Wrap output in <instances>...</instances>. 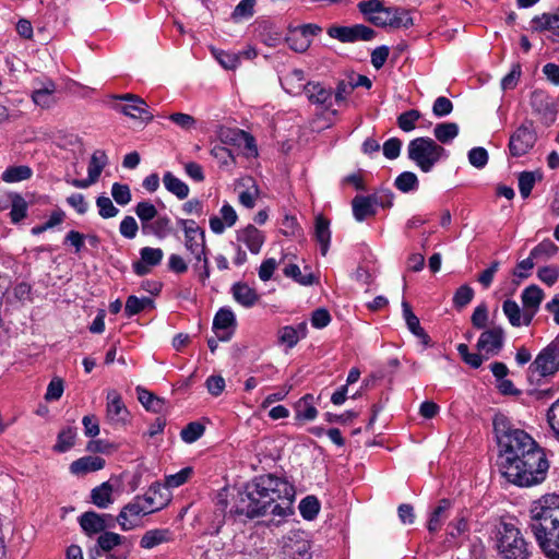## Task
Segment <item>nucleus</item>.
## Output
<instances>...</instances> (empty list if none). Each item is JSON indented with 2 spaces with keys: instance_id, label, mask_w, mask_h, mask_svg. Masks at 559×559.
Instances as JSON below:
<instances>
[{
  "instance_id": "bf43d9fd",
  "label": "nucleus",
  "mask_w": 559,
  "mask_h": 559,
  "mask_svg": "<svg viewBox=\"0 0 559 559\" xmlns=\"http://www.w3.org/2000/svg\"><path fill=\"white\" fill-rule=\"evenodd\" d=\"M193 471L191 467H185L176 474L169 475L165 479V484H163L167 490L170 488H177L183 485L192 475Z\"/></svg>"
},
{
  "instance_id": "49530a36",
  "label": "nucleus",
  "mask_w": 559,
  "mask_h": 559,
  "mask_svg": "<svg viewBox=\"0 0 559 559\" xmlns=\"http://www.w3.org/2000/svg\"><path fill=\"white\" fill-rule=\"evenodd\" d=\"M148 306H153V300L151 298H138L136 296L131 295L126 300L124 314L127 318H131L143 311Z\"/></svg>"
},
{
  "instance_id": "13d9d810",
  "label": "nucleus",
  "mask_w": 559,
  "mask_h": 559,
  "mask_svg": "<svg viewBox=\"0 0 559 559\" xmlns=\"http://www.w3.org/2000/svg\"><path fill=\"white\" fill-rule=\"evenodd\" d=\"M212 53L219 62V64L225 69L233 70L239 63V57L235 53L214 48L212 49Z\"/></svg>"
},
{
  "instance_id": "f8f14e48",
  "label": "nucleus",
  "mask_w": 559,
  "mask_h": 559,
  "mask_svg": "<svg viewBox=\"0 0 559 559\" xmlns=\"http://www.w3.org/2000/svg\"><path fill=\"white\" fill-rule=\"evenodd\" d=\"M544 299V292L537 285H530L521 295L523 304V323L528 325L537 312L540 302Z\"/></svg>"
},
{
  "instance_id": "5fc2aeb1",
  "label": "nucleus",
  "mask_w": 559,
  "mask_h": 559,
  "mask_svg": "<svg viewBox=\"0 0 559 559\" xmlns=\"http://www.w3.org/2000/svg\"><path fill=\"white\" fill-rule=\"evenodd\" d=\"M421 114L417 109H409L402 112L397 117V126L404 132H411L416 128V122L420 119Z\"/></svg>"
},
{
  "instance_id": "e433bc0d",
  "label": "nucleus",
  "mask_w": 559,
  "mask_h": 559,
  "mask_svg": "<svg viewBox=\"0 0 559 559\" xmlns=\"http://www.w3.org/2000/svg\"><path fill=\"white\" fill-rule=\"evenodd\" d=\"M11 201L10 218L13 224L20 223L27 215L28 204L25 199L19 193H11L9 195Z\"/></svg>"
},
{
  "instance_id": "4be33fe9",
  "label": "nucleus",
  "mask_w": 559,
  "mask_h": 559,
  "mask_svg": "<svg viewBox=\"0 0 559 559\" xmlns=\"http://www.w3.org/2000/svg\"><path fill=\"white\" fill-rule=\"evenodd\" d=\"M221 215L222 217L212 216L210 218V228L214 234L224 233L225 227L234 226L238 218L234 207L227 203L222 206Z\"/></svg>"
},
{
  "instance_id": "c756f323",
  "label": "nucleus",
  "mask_w": 559,
  "mask_h": 559,
  "mask_svg": "<svg viewBox=\"0 0 559 559\" xmlns=\"http://www.w3.org/2000/svg\"><path fill=\"white\" fill-rule=\"evenodd\" d=\"M171 540V533L166 528L150 530L144 533L140 540V546L144 549H152L163 543Z\"/></svg>"
},
{
  "instance_id": "69168bd1",
  "label": "nucleus",
  "mask_w": 559,
  "mask_h": 559,
  "mask_svg": "<svg viewBox=\"0 0 559 559\" xmlns=\"http://www.w3.org/2000/svg\"><path fill=\"white\" fill-rule=\"evenodd\" d=\"M536 182L535 174L532 171H522L519 175V189L521 195L526 199L530 197Z\"/></svg>"
},
{
  "instance_id": "dca6fc26",
  "label": "nucleus",
  "mask_w": 559,
  "mask_h": 559,
  "mask_svg": "<svg viewBox=\"0 0 559 559\" xmlns=\"http://www.w3.org/2000/svg\"><path fill=\"white\" fill-rule=\"evenodd\" d=\"M236 328V318L230 309L222 308L217 311L213 320V330L221 341L230 338Z\"/></svg>"
},
{
  "instance_id": "2eb2a0df",
  "label": "nucleus",
  "mask_w": 559,
  "mask_h": 559,
  "mask_svg": "<svg viewBox=\"0 0 559 559\" xmlns=\"http://www.w3.org/2000/svg\"><path fill=\"white\" fill-rule=\"evenodd\" d=\"M217 138L223 144L237 146L245 144L246 148L249 151H257L254 138L243 130L237 128L221 127L217 130Z\"/></svg>"
},
{
  "instance_id": "e2e57ef3",
  "label": "nucleus",
  "mask_w": 559,
  "mask_h": 559,
  "mask_svg": "<svg viewBox=\"0 0 559 559\" xmlns=\"http://www.w3.org/2000/svg\"><path fill=\"white\" fill-rule=\"evenodd\" d=\"M96 205L98 207V213L103 218H111L115 217L119 210L114 205L110 198L100 195L96 199Z\"/></svg>"
},
{
  "instance_id": "6e6d98bb",
  "label": "nucleus",
  "mask_w": 559,
  "mask_h": 559,
  "mask_svg": "<svg viewBox=\"0 0 559 559\" xmlns=\"http://www.w3.org/2000/svg\"><path fill=\"white\" fill-rule=\"evenodd\" d=\"M205 427L198 423H189L180 432L181 439L187 443H193L204 433Z\"/></svg>"
},
{
  "instance_id": "4468645a",
  "label": "nucleus",
  "mask_w": 559,
  "mask_h": 559,
  "mask_svg": "<svg viewBox=\"0 0 559 559\" xmlns=\"http://www.w3.org/2000/svg\"><path fill=\"white\" fill-rule=\"evenodd\" d=\"M140 497L145 502L146 509H148L152 513L162 510L171 500L170 491L159 483L152 484L147 491Z\"/></svg>"
},
{
  "instance_id": "37998d69",
  "label": "nucleus",
  "mask_w": 559,
  "mask_h": 559,
  "mask_svg": "<svg viewBox=\"0 0 559 559\" xmlns=\"http://www.w3.org/2000/svg\"><path fill=\"white\" fill-rule=\"evenodd\" d=\"M558 250L559 248L554 241L546 239L533 248L530 255L537 262L547 261L554 257Z\"/></svg>"
},
{
  "instance_id": "09e8293b",
  "label": "nucleus",
  "mask_w": 559,
  "mask_h": 559,
  "mask_svg": "<svg viewBox=\"0 0 559 559\" xmlns=\"http://www.w3.org/2000/svg\"><path fill=\"white\" fill-rule=\"evenodd\" d=\"M76 437L75 428L68 427L62 429L57 438V443L53 445V450L57 452H67L74 445Z\"/></svg>"
},
{
  "instance_id": "f3484780",
  "label": "nucleus",
  "mask_w": 559,
  "mask_h": 559,
  "mask_svg": "<svg viewBox=\"0 0 559 559\" xmlns=\"http://www.w3.org/2000/svg\"><path fill=\"white\" fill-rule=\"evenodd\" d=\"M402 309L407 328L416 337H418L419 344L425 347L433 346L430 336L420 326L418 317L413 312L411 305L406 300L402 301Z\"/></svg>"
},
{
  "instance_id": "cd10ccee",
  "label": "nucleus",
  "mask_w": 559,
  "mask_h": 559,
  "mask_svg": "<svg viewBox=\"0 0 559 559\" xmlns=\"http://www.w3.org/2000/svg\"><path fill=\"white\" fill-rule=\"evenodd\" d=\"M390 13H385V15L390 16L389 22H379L378 24H389L392 28H408L414 22L409 12L403 8L399 7H388Z\"/></svg>"
},
{
  "instance_id": "774afa93",
  "label": "nucleus",
  "mask_w": 559,
  "mask_h": 559,
  "mask_svg": "<svg viewBox=\"0 0 559 559\" xmlns=\"http://www.w3.org/2000/svg\"><path fill=\"white\" fill-rule=\"evenodd\" d=\"M547 421L554 432L555 438L559 440V399L548 408Z\"/></svg>"
},
{
  "instance_id": "9d476101",
  "label": "nucleus",
  "mask_w": 559,
  "mask_h": 559,
  "mask_svg": "<svg viewBox=\"0 0 559 559\" xmlns=\"http://www.w3.org/2000/svg\"><path fill=\"white\" fill-rule=\"evenodd\" d=\"M116 98L127 102L118 108L126 116L134 119H141L146 122L153 119V114L148 110V105L140 96L128 93L118 95Z\"/></svg>"
},
{
  "instance_id": "a878e982",
  "label": "nucleus",
  "mask_w": 559,
  "mask_h": 559,
  "mask_svg": "<svg viewBox=\"0 0 559 559\" xmlns=\"http://www.w3.org/2000/svg\"><path fill=\"white\" fill-rule=\"evenodd\" d=\"M503 336L501 328H491L480 334L476 349H499L503 345Z\"/></svg>"
},
{
  "instance_id": "20e7f679",
  "label": "nucleus",
  "mask_w": 559,
  "mask_h": 559,
  "mask_svg": "<svg viewBox=\"0 0 559 559\" xmlns=\"http://www.w3.org/2000/svg\"><path fill=\"white\" fill-rule=\"evenodd\" d=\"M497 550L501 559H528L530 544L512 523H501L496 534Z\"/></svg>"
},
{
  "instance_id": "7c9ffc66",
  "label": "nucleus",
  "mask_w": 559,
  "mask_h": 559,
  "mask_svg": "<svg viewBox=\"0 0 559 559\" xmlns=\"http://www.w3.org/2000/svg\"><path fill=\"white\" fill-rule=\"evenodd\" d=\"M532 23L536 31H549L559 35V11L537 15L532 20Z\"/></svg>"
},
{
  "instance_id": "3c124183",
  "label": "nucleus",
  "mask_w": 559,
  "mask_h": 559,
  "mask_svg": "<svg viewBox=\"0 0 559 559\" xmlns=\"http://www.w3.org/2000/svg\"><path fill=\"white\" fill-rule=\"evenodd\" d=\"M299 511L305 520H313L320 511V502L314 496H307L299 503Z\"/></svg>"
},
{
  "instance_id": "423d86ee",
  "label": "nucleus",
  "mask_w": 559,
  "mask_h": 559,
  "mask_svg": "<svg viewBox=\"0 0 559 559\" xmlns=\"http://www.w3.org/2000/svg\"><path fill=\"white\" fill-rule=\"evenodd\" d=\"M330 37L338 39L342 43H355L358 40L369 41L376 37V31L364 24L353 26H331L328 29Z\"/></svg>"
},
{
  "instance_id": "1a4fd4ad",
  "label": "nucleus",
  "mask_w": 559,
  "mask_h": 559,
  "mask_svg": "<svg viewBox=\"0 0 559 559\" xmlns=\"http://www.w3.org/2000/svg\"><path fill=\"white\" fill-rule=\"evenodd\" d=\"M116 522L112 515L98 514L94 511L84 512L79 519L82 530L88 536L103 534L106 528L114 527Z\"/></svg>"
},
{
  "instance_id": "338daca9",
  "label": "nucleus",
  "mask_w": 559,
  "mask_h": 559,
  "mask_svg": "<svg viewBox=\"0 0 559 559\" xmlns=\"http://www.w3.org/2000/svg\"><path fill=\"white\" fill-rule=\"evenodd\" d=\"M111 195L119 205H127L131 201V191L128 185L115 182L111 187Z\"/></svg>"
},
{
  "instance_id": "a211bd4d",
  "label": "nucleus",
  "mask_w": 559,
  "mask_h": 559,
  "mask_svg": "<svg viewBox=\"0 0 559 559\" xmlns=\"http://www.w3.org/2000/svg\"><path fill=\"white\" fill-rule=\"evenodd\" d=\"M265 237L254 225L249 224L237 230V241L243 242L251 253L258 254L264 243Z\"/></svg>"
},
{
  "instance_id": "6e6552de",
  "label": "nucleus",
  "mask_w": 559,
  "mask_h": 559,
  "mask_svg": "<svg viewBox=\"0 0 559 559\" xmlns=\"http://www.w3.org/2000/svg\"><path fill=\"white\" fill-rule=\"evenodd\" d=\"M537 140V135L532 127L522 124L511 135L509 150L512 156L520 157L530 152Z\"/></svg>"
},
{
  "instance_id": "5701e85b",
  "label": "nucleus",
  "mask_w": 559,
  "mask_h": 559,
  "mask_svg": "<svg viewBox=\"0 0 559 559\" xmlns=\"http://www.w3.org/2000/svg\"><path fill=\"white\" fill-rule=\"evenodd\" d=\"M305 92L313 104L322 105L326 109L332 105V91L320 83L308 82L305 85Z\"/></svg>"
},
{
  "instance_id": "2f4dec72",
  "label": "nucleus",
  "mask_w": 559,
  "mask_h": 559,
  "mask_svg": "<svg viewBox=\"0 0 559 559\" xmlns=\"http://www.w3.org/2000/svg\"><path fill=\"white\" fill-rule=\"evenodd\" d=\"M171 221L168 216L163 215L155 217L142 233L144 235H154L155 237L163 239L171 233Z\"/></svg>"
},
{
  "instance_id": "c9c22d12",
  "label": "nucleus",
  "mask_w": 559,
  "mask_h": 559,
  "mask_svg": "<svg viewBox=\"0 0 559 559\" xmlns=\"http://www.w3.org/2000/svg\"><path fill=\"white\" fill-rule=\"evenodd\" d=\"M108 164V157L105 151L96 150L90 159L87 174L91 175V181H97L100 177L103 169Z\"/></svg>"
},
{
  "instance_id": "de8ad7c7",
  "label": "nucleus",
  "mask_w": 559,
  "mask_h": 559,
  "mask_svg": "<svg viewBox=\"0 0 559 559\" xmlns=\"http://www.w3.org/2000/svg\"><path fill=\"white\" fill-rule=\"evenodd\" d=\"M451 502L448 499H442L439 502V506L435 509L431 514V518L428 522L429 532H437L445 519V512L450 509Z\"/></svg>"
},
{
  "instance_id": "a19ab883",
  "label": "nucleus",
  "mask_w": 559,
  "mask_h": 559,
  "mask_svg": "<svg viewBox=\"0 0 559 559\" xmlns=\"http://www.w3.org/2000/svg\"><path fill=\"white\" fill-rule=\"evenodd\" d=\"M126 540V537L114 533V532H104L97 538V549L96 555H100V550L108 552L112 550L115 547L121 545Z\"/></svg>"
},
{
  "instance_id": "c03bdc74",
  "label": "nucleus",
  "mask_w": 559,
  "mask_h": 559,
  "mask_svg": "<svg viewBox=\"0 0 559 559\" xmlns=\"http://www.w3.org/2000/svg\"><path fill=\"white\" fill-rule=\"evenodd\" d=\"M502 310L512 326H521L523 323V309L516 301L507 299L502 304Z\"/></svg>"
},
{
  "instance_id": "39448f33",
  "label": "nucleus",
  "mask_w": 559,
  "mask_h": 559,
  "mask_svg": "<svg viewBox=\"0 0 559 559\" xmlns=\"http://www.w3.org/2000/svg\"><path fill=\"white\" fill-rule=\"evenodd\" d=\"M407 156L423 173H429L447 156V151L436 140L419 136L408 143Z\"/></svg>"
},
{
  "instance_id": "603ef678",
  "label": "nucleus",
  "mask_w": 559,
  "mask_h": 559,
  "mask_svg": "<svg viewBox=\"0 0 559 559\" xmlns=\"http://www.w3.org/2000/svg\"><path fill=\"white\" fill-rule=\"evenodd\" d=\"M394 185L397 190L407 193L418 188V178L416 174L412 171H403L396 177Z\"/></svg>"
},
{
  "instance_id": "72a5a7b5",
  "label": "nucleus",
  "mask_w": 559,
  "mask_h": 559,
  "mask_svg": "<svg viewBox=\"0 0 559 559\" xmlns=\"http://www.w3.org/2000/svg\"><path fill=\"white\" fill-rule=\"evenodd\" d=\"M305 80V73L300 69H295L290 73L284 76L282 80V85L285 91L292 95L299 94L302 90L305 91V85L302 82Z\"/></svg>"
},
{
  "instance_id": "8fccbe9b",
  "label": "nucleus",
  "mask_w": 559,
  "mask_h": 559,
  "mask_svg": "<svg viewBox=\"0 0 559 559\" xmlns=\"http://www.w3.org/2000/svg\"><path fill=\"white\" fill-rule=\"evenodd\" d=\"M138 399L140 403L148 411L160 412L163 407V400L151 393L150 391L138 386L136 388Z\"/></svg>"
},
{
  "instance_id": "f03ea898",
  "label": "nucleus",
  "mask_w": 559,
  "mask_h": 559,
  "mask_svg": "<svg viewBox=\"0 0 559 559\" xmlns=\"http://www.w3.org/2000/svg\"><path fill=\"white\" fill-rule=\"evenodd\" d=\"M293 498L294 489L286 480L271 474L262 475L247 484L240 493L237 512L251 519L267 513L285 516Z\"/></svg>"
},
{
  "instance_id": "412c9836",
  "label": "nucleus",
  "mask_w": 559,
  "mask_h": 559,
  "mask_svg": "<svg viewBox=\"0 0 559 559\" xmlns=\"http://www.w3.org/2000/svg\"><path fill=\"white\" fill-rule=\"evenodd\" d=\"M185 247L194 255L197 262H201L206 250L204 230L197 226L191 234H185Z\"/></svg>"
},
{
  "instance_id": "ea45409f",
  "label": "nucleus",
  "mask_w": 559,
  "mask_h": 559,
  "mask_svg": "<svg viewBox=\"0 0 559 559\" xmlns=\"http://www.w3.org/2000/svg\"><path fill=\"white\" fill-rule=\"evenodd\" d=\"M33 170L26 165L11 166L8 167L1 175V179L4 182L12 183L23 180H27L32 177Z\"/></svg>"
},
{
  "instance_id": "f704fd0d",
  "label": "nucleus",
  "mask_w": 559,
  "mask_h": 559,
  "mask_svg": "<svg viewBox=\"0 0 559 559\" xmlns=\"http://www.w3.org/2000/svg\"><path fill=\"white\" fill-rule=\"evenodd\" d=\"M163 182L167 191L176 195L178 199L183 200L189 195L188 185L177 178L170 171H167L164 175Z\"/></svg>"
},
{
  "instance_id": "9b49d317",
  "label": "nucleus",
  "mask_w": 559,
  "mask_h": 559,
  "mask_svg": "<svg viewBox=\"0 0 559 559\" xmlns=\"http://www.w3.org/2000/svg\"><path fill=\"white\" fill-rule=\"evenodd\" d=\"M106 419L111 425H124L129 417V412L122 401L121 395L116 390L107 392Z\"/></svg>"
},
{
  "instance_id": "7ed1b4c3",
  "label": "nucleus",
  "mask_w": 559,
  "mask_h": 559,
  "mask_svg": "<svg viewBox=\"0 0 559 559\" xmlns=\"http://www.w3.org/2000/svg\"><path fill=\"white\" fill-rule=\"evenodd\" d=\"M530 528L544 555L559 559V496L546 495L532 503Z\"/></svg>"
},
{
  "instance_id": "58836bf2",
  "label": "nucleus",
  "mask_w": 559,
  "mask_h": 559,
  "mask_svg": "<svg viewBox=\"0 0 559 559\" xmlns=\"http://www.w3.org/2000/svg\"><path fill=\"white\" fill-rule=\"evenodd\" d=\"M459 134V126L455 122H441L436 124L433 135L440 143L447 144L454 140Z\"/></svg>"
},
{
  "instance_id": "4c0bfd02",
  "label": "nucleus",
  "mask_w": 559,
  "mask_h": 559,
  "mask_svg": "<svg viewBox=\"0 0 559 559\" xmlns=\"http://www.w3.org/2000/svg\"><path fill=\"white\" fill-rule=\"evenodd\" d=\"M111 495L112 486L105 481L92 490L91 499L98 508H107L112 502Z\"/></svg>"
},
{
  "instance_id": "c85d7f7f",
  "label": "nucleus",
  "mask_w": 559,
  "mask_h": 559,
  "mask_svg": "<svg viewBox=\"0 0 559 559\" xmlns=\"http://www.w3.org/2000/svg\"><path fill=\"white\" fill-rule=\"evenodd\" d=\"M231 292L236 301L247 308L252 307L259 300V295L255 289L251 288L246 283L234 284Z\"/></svg>"
},
{
  "instance_id": "393cba45",
  "label": "nucleus",
  "mask_w": 559,
  "mask_h": 559,
  "mask_svg": "<svg viewBox=\"0 0 559 559\" xmlns=\"http://www.w3.org/2000/svg\"><path fill=\"white\" fill-rule=\"evenodd\" d=\"M314 238L320 245L321 254L326 255L331 241L330 221L321 214L314 221Z\"/></svg>"
},
{
  "instance_id": "473e14b6",
  "label": "nucleus",
  "mask_w": 559,
  "mask_h": 559,
  "mask_svg": "<svg viewBox=\"0 0 559 559\" xmlns=\"http://www.w3.org/2000/svg\"><path fill=\"white\" fill-rule=\"evenodd\" d=\"M297 419L313 420L318 411L314 406V397L312 394L304 395L295 405Z\"/></svg>"
},
{
  "instance_id": "b1692460",
  "label": "nucleus",
  "mask_w": 559,
  "mask_h": 559,
  "mask_svg": "<svg viewBox=\"0 0 559 559\" xmlns=\"http://www.w3.org/2000/svg\"><path fill=\"white\" fill-rule=\"evenodd\" d=\"M105 466V460L100 456H83L73 461L70 465V471L75 475H84L91 472H96Z\"/></svg>"
},
{
  "instance_id": "052dcab7",
  "label": "nucleus",
  "mask_w": 559,
  "mask_h": 559,
  "mask_svg": "<svg viewBox=\"0 0 559 559\" xmlns=\"http://www.w3.org/2000/svg\"><path fill=\"white\" fill-rule=\"evenodd\" d=\"M140 260L152 267L158 265L162 262L164 252L159 248L144 247L140 250Z\"/></svg>"
},
{
  "instance_id": "680f3d73",
  "label": "nucleus",
  "mask_w": 559,
  "mask_h": 559,
  "mask_svg": "<svg viewBox=\"0 0 559 559\" xmlns=\"http://www.w3.org/2000/svg\"><path fill=\"white\" fill-rule=\"evenodd\" d=\"M286 40L289 47L296 52H305L311 44L310 39L305 38V36H302L296 29L290 32V35L286 38Z\"/></svg>"
},
{
  "instance_id": "aec40b11",
  "label": "nucleus",
  "mask_w": 559,
  "mask_h": 559,
  "mask_svg": "<svg viewBox=\"0 0 559 559\" xmlns=\"http://www.w3.org/2000/svg\"><path fill=\"white\" fill-rule=\"evenodd\" d=\"M57 85L48 81L32 92V100L43 109H49L57 104Z\"/></svg>"
},
{
  "instance_id": "ddd939ff",
  "label": "nucleus",
  "mask_w": 559,
  "mask_h": 559,
  "mask_svg": "<svg viewBox=\"0 0 559 559\" xmlns=\"http://www.w3.org/2000/svg\"><path fill=\"white\" fill-rule=\"evenodd\" d=\"M559 370V352H539L530 366L532 377H548Z\"/></svg>"
},
{
  "instance_id": "f257e3e1",
  "label": "nucleus",
  "mask_w": 559,
  "mask_h": 559,
  "mask_svg": "<svg viewBox=\"0 0 559 559\" xmlns=\"http://www.w3.org/2000/svg\"><path fill=\"white\" fill-rule=\"evenodd\" d=\"M502 476L520 487H532L546 479L549 463L544 450L524 430L514 428L507 416L493 417Z\"/></svg>"
},
{
  "instance_id": "bb28decb",
  "label": "nucleus",
  "mask_w": 559,
  "mask_h": 559,
  "mask_svg": "<svg viewBox=\"0 0 559 559\" xmlns=\"http://www.w3.org/2000/svg\"><path fill=\"white\" fill-rule=\"evenodd\" d=\"M371 195H356L352 200L353 215L356 221L362 222L369 216L376 215V209Z\"/></svg>"
},
{
  "instance_id": "864d4df0",
  "label": "nucleus",
  "mask_w": 559,
  "mask_h": 559,
  "mask_svg": "<svg viewBox=\"0 0 559 559\" xmlns=\"http://www.w3.org/2000/svg\"><path fill=\"white\" fill-rule=\"evenodd\" d=\"M283 273L287 277H292L295 282L300 285H312L316 277L312 273L304 275L297 264H288L283 269Z\"/></svg>"
},
{
  "instance_id": "0eeeda50",
  "label": "nucleus",
  "mask_w": 559,
  "mask_h": 559,
  "mask_svg": "<svg viewBox=\"0 0 559 559\" xmlns=\"http://www.w3.org/2000/svg\"><path fill=\"white\" fill-rule=\"evenodd\" d=\"M152 512L146 509L145 502L140 496H135L129 503H127L120 511L116 521L122 531L133 530L138 525L141 516L151 514Z\"/></svg>"
},
{
  "instance_id": "0e129e2a",
  "label": "nucleus",
  "mask_w": 559,
  "mask_h": 559,
  "mask_svg": "<svg viewBox=\"0 0 559 559\" xmlns=\"http://www.w3.org/2000/svg\"><path fill=\"white\" fill-rule=\"evenodd\" d=\"M255 0H241L235 8L231 17L235 21L251 17L254 13Z\"/></svg>"
},
{
  "instance_id": "6ab92c4d",
  "label": "nucleus",
  "mask_w": 559,
  "mask_h": 559,
  "mask_svg": "<svg viewBox=\"0 0 559 559\" xmlns=\"http://www.w3.org/2000/svg\"><path fill=\"white\" fill-rule=\"evenodd\" d=\"M294 537L295 538L289 537L284 544V554L289 559H313L310 542L305 538H300L297 534H295Z\"/></svg>"
},
{
  "instance_id": "a18cd8bd",
  "label": "nucleus",
  "mask_w": 559,
  "mask_h": 559,
  "mask_svg": "<svg viewBox=\"0 0 559 559\" xmlns=\"http://www.w3.org/2000/svg\"><path fill=\"white\" fill-rule=\"evenodd\" d=\"M359 12L365 16L366 21L369 22L370 16L379 14L390 13L388 7L383 5L382 0H367L360 1L357 4Z\"/></svg>"
},
{
  "instance_id": "79ce46f5",
  "label": "nucleus",
  "mask_w": 559,
  "mask_h": 559,
  "mask_svg": "<svg viewBox=\"0 0 559 559\" xmlns=\"http://www.w3.org/2000/svg\"><path fill=\"white\" fill-rule=\"evenodd\" d=\"M134 212L141 222L142 231L147 228V225L158 215L155 205L148 201L139 202Z\"/></svg>"
},
{
  "instance_id": "4d7b16f0",
  "label": "nucleus",
  "mask_w": 559,
  "mask_h": 559,
  "mask_svg": "<svg viewBox=\"0 0 559 559\" xmlns=\"http://www.w3.org/2000/svg\"><path fill=\"white\" fill-rule=\"evenodd\" d=\"M474 297V290L468 285L460 286L453 296V305L457 309H462L467 306Z\"/></svg>"
}]
</instances>
